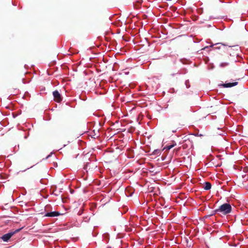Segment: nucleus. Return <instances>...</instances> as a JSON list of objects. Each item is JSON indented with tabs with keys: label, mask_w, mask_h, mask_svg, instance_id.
<instances>
[{
	"label": "nucleus",
	"mask_w": 248,
	"mask_h": 248,
	"mask_svg": "<svg viewBox=\"0 0 248 248\" xmlns=\"http://www.w3.org/2000/svg\"><path fill=\"white\" fill-rule=\"evenodd\" d=\"M232 207L230 204L225 203L220 205L219 208L216 210L217 214H222L223 215H227L232 212Z\"/></svg>",
	"instance_id": "obj_1"
},
{
	"label": "nucleus",
	"mask_w": 248,
	"mask_h": 248,
	"mask_svg": "<svg viewBox=\"0 0 248 248\" xmlns=\"http://www.w3.org/2000/svg\"><path fill=\"white\" fill-rule=\"evenodd\" d=\"M23 228V227H21V228H19V229H16V230H15V231H13V232H10L8 233H6V234H4L2 237H1V238L2 239L5 241V242H7L10 239V238L15 234L16 233V232H19Z\"/></svg>",
	"instance_id": "obj_2"
},
{
	"label": "nucleus",
	"mask_w": 248,
	"mask_h": 248,
	"mask_svg": "<svg viewBox=\"0 0 248 248\" xmlns=\"http://www.w3.org/2000/svg\"><path fill=\"white\" fill-rule=\"evenodd\" d=\"M53 95L54 97V100L57 102H60L62 101V97L59 92L56 90L53 92Z\"/></svg>",
	"instance_id": "obj_3"
},
{
	"label": "nucleus",
	"mask_w": 248,
	"mask_h": 248,
	"mask_svg": "<svg viewBox=\"0 0 248 248\" xmlns=\"http://www.w3.org/2000/svg\"><path fill=\"white\" fill-rule=\"evenodd\" d=\"M63 215V214H62V213H60L59 212L53 211V212H47V213L44 216L47 217H57V216Z\"/></svg>",
	"instance_id": "obj_4"
},
{
	"label": "nucleus",
	"mask_w": 248,
	"mask_h": 248,
	"mask_svg": "<svg viewBox=\"0 0 248 248\" xmlns=\"http://www.w3.org/2000/svg\"><path fill=\"white\" fill-rule=\"evenodd\" d=\"M238 84L237 82H234L232 83H223L221 85V86H223L224 88H230L234 86H236Z\"/></svg>",
	"instance_id": "obj_5"
},
{
	"label": "nucleus",
	"mask_w": 248,
	"mask_h": 248,
	"mask_svg": "<svg viewBox=\"0 0 248 248\" xmlns=\"http://www.w3.org/2000/svg\"><path fill=\"white\" fill-rule=\"evenodd\" d=\"M211 188V184L210 182H206L205 183L204 185L203 186V188L205 190H209Z\"/></svg>",
	"instance_id": "obj_6"
},
{
	"label": "nucleus",
	"mask_w": 248,
	"mask_h": 248,
	"mask_svg": "<svg viewBox=\"0 0 248 248\" xmlns=\"http://www.w3.org/2000/svg\"><path fill=\"white\" fill-rule=\"evenodd\" d=\"M241 223L243 225H248V219L247 218H244L240 220Z\"/></svg>",
	"instance_id": "obj_7"
},
{
	"label": "nucleus",
	"mask_w": 248,
	"mask_h": 248,
	"mask_svg": "<svg viewBox=\"0 0 248 248\" xmlns=\"http://www.w3.org/2000/svg\"><path fill=\"white\" fill-rule=\"evenodd\" d=\"M176 145V143H174L170 145H168L166 147V149L167 150H170V149L172 148L173 147H174Z\"/></svg>",
	"instance_id": "obj_8"
},
{
	"label": "nucleus",
	"mask_w": 248,
	"mask_h": 248,
	"mask_svg": "<svg viewBox=\"0 0 248 248\" xmlns=\"http://www.w3.org/2000/svg\"><path fill=\"white\" fill-rule=\"evenodd\" d=\"M219 45H223V46H225L224 44H223L222 43H217V44H215L214 45L211 46H217L215 47V49H219L220 48V46H217Z\"/></svg>",
	"instance_id": "obj_9"
},
{
	"label": "nucleus",
	"mask_w": 248,
	"mask_h": 248,
	"mask_svg": "<svg viewBox=\"0 0 248 248\" xmlns=\"http://www.w3.org/2000/svg\"><path fill=\"white\" fill-rule=\"evenodd\" d=\"M220 67H226L228 65H229V63L228 62H222L220 64Z\"/></svg>",
	"instance_id": "obj_10"
},
{
	"label": "nucleus",
	"mask_w": 248,
	"mask_h": 248,
	"mask_svg": "<svg viewBox=\"0 0 248 248\" xmlns=\"http://www.w3.org/2000/svg\"><path fill=\"white\" fill-rule=\"evenodd\" d=\"M185 85L187 88H189L190 87V85L188 80H186Z\"/></svg>",
	"instance_id": "obj_11"
},
{
	"label": "nucleus",
	"mask_w": 248,
	"mask_h": 248,
	"mask_svg": "<svg viewBox=\"0 0 248 248\" xmlns=\"http://www.w3.org/2000/svg\"><path fill=\"white\" fill-rule=\"evenodd\" d=\"M176 130H177V129H175V130H172V132L173 133H175V132H176Z\"/></svg>",
	"instance_id": "obj_12"
},
{
	"label": "nucleus",
	"mask_w": 248,
	"mask_h": 248,
	"mask_svg": "<svg viewBox=\"0 0 248 248\" xmlns=\"http://www.w3.org/2000/svg\"><path fill=\"white\" fill-rule=\"evenodd\" d=\"M50 156V155H48L46 157V159H47V158H48V157H49V156Z\"/></svg>",
	"instance_id": "obj_13"
},
{
	"label": "nucleus",
	"mask_w": 248,
	"mask_h": 248,
	"mask_svg": "<svg viewBox=\"0 0 248 248\" xmlns=\"http://www.w3.org/2000/svg\"><path fill=\"white\" fill-rule=\"evenodd\" d=\"M203 218H202V217H200V220H202V219H203Z\"/></svg>",
	"instance_id": "obj_14"
},
{
	"label": "nucleus",
	"mask_w": 248,
	"mask_h": 248,
	"mask_svg": "<svg viewBox=\"0 0 248 248\" xmlns=\"http://www.w3.org/2000/svg\"><path fill=\"white\" fill-rule=\"evenodd\" d=\"M3 217H10L9 216H3Z\"/></svg>",
	"instance_id": "obj_15"
},
{
	"label": "nucleus",
	"mask_w": 248,
	"mask_h": 248,
	"mask_svg": "<svg viewBox=\"0 0 248 248\" xmlns=\"http://www.w3.org/2000/svg\"><path fill=\"white\" fill-rule=\"evenodd\" d=\"M204 217H208V216H205Z\"/></svg>",
	"instance_id": "obj_16"
}]
</instances>
